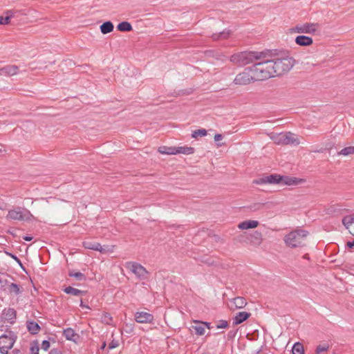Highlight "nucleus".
Instances as JSON below:
<instances>
[{
    "label": "nucleus",
    "mask_w": 354,
    "mask_h": 354,
    "mask_svg": "<svg viewBox=\"0 0 354 354\" xmlns=\"http://www.w3.org/2000/svg\"><path fill=\"white\" fill-rule=\"evenodd\" d=\"M228 327V322L226 320H220L216 325L217 328H226Z\"/></svg>",
    "instance_id": "obj_42"
},
{
    "label": "nucleus",
    "mask_w": 354,
    "mask_h": 354,
    "mask_svg": "<svg viewBox=\"0 0 354 354\" xmlns=\"http://www.w3.org/2000/svg\"><path fill=\"white\" fill-rule=\"evenodd\" d=\"M135 319L138 323L148 324L153 322V316L147 312H137L135 314Z\"/></svg>",
    "instance_id": "obj_12"
},
{
    "label": "nucleus",
    "mask_w": 354,
    "mask_h": 354,
    "mask_svg": "<svg viewBox=\"0 0 354 354\" xmlns=\"http://www.w3.org/2000/svg\"><path fill=\"white\" fill-rule=\"evenodd\" d=\"M8 276L5 274L0 275V292L6 290L9 283Z\"/></svg>",
    "instance_id": "obj_33"
},
{
    "label": "nucleus",
    "mask_w": 354,
    "mask_h": 354,
    "mask_svg": "<svg viewBox=\"0 0 354 354\" xmlns=\"http://www.w3.org/2000/svg\"><path fill=\"white\" fill-rule=\"evenodd\" d=\"M27 328L31 334H37L40 330V326L35 322H28Z\"/></svg>",
    "instance_id": "obj_30"
},
{
    "label": "nucleus",
    "mask_w": 354,
    "mask_h": 354,
    "mask_svg": "<svg viewBox=\"0 0 354 354\" xmlns=\"http://www.w3.org/2000/svg\"><path fill=\"white\" fill-rule=\"evenodd\" d=\"M274 77L282 75L288 73L295 65L293 57L286 55L270 59Z\"/></svg>",
    "instance_id": "obj_2"
},
{
    "label": "nucleus",
    "mask_w": 354,
    "mask_h": 354,
    "mask_svg": "<svg viewBox=\"0 0 354 354\" xmlns=\"http://www.w3.org/2000/svg\"><path fill=\"white\" fill-rule=\"evenodd\" d=\"M176 147H166L162 146L160 147L158 149V152L161 154H167V155H176Z\"/></svg>",
    "instance_id": "obj_29"
},
{
    "label": "nucleus",
    "mask_w": 354,
    "mask_h": 354,
    "mask_svg": "<svg viewBox=\"0 0 354 354\" xmlns=\"http://www.w3.org/2000/svg\"><path fill=\"white\" fill-rule=\"evenodd\" d=\"M23 239L26 241H30L32 239V236H25Z\"/></svg>",
    "instance_id": "obj_49"
},
{
    "label": "nucleus",
    "mask_w": 354,
    "mask_h": 354,
    "mask_svg": "<svg viewBox=\"0 0 354 354\" xmlns=\"http://www.w3.org/2000/svg\"><path fill=\"white\" fill-rule=\"evenodd\" d=\"M319 26L317 23H304L297 24L290 28L291 33L315 34L319 29Z\"/></svg>",
    "instance_id": "obj_9"
},
{
    "label": "nucleus",
    "mask_w": 354,
    "mask_h": 354,
    "mask_svg": "<svg viewBox=\"0 0 354 354\" xmlns=\"http://www.w3.org/2000/svg\"><path fill=\"white\" fill-rule=\"evenodd\" d=\"M303 180L296 177H290L288 176H281V183L286 185H297L302 183Z\"/></svg>",
    "instance_id": "obj_20"
},
{
    "label": "nucleus",
    "mask_w": 354,
    "mask_h": 354,
    "mask_svg": "<svg viewBox=\"0 0 354 354\" xmlns=\"http://www.w3.org/2000/svg\"><path fill=\"white\" fill-rule=\"evenodd\" d=\"M346 245H347L348 248H353V247H354V241L347 242Z\"/></svg>",
    "instance_id": "obj_47"
},
{
    "label": "nucleus",
    "mask_w": 354,
    "mask_h": 354,
    "mask_svg": "<svg viewBox=\"0 0 354 354\" xmlns=\"http://www.w3.org/2000/svg\"><path fill=\"white\" fill-rule=\"evenodd\" d=\"M231 32L230 30H224L219 33H214L212 35V38L214 41L223 40L228 38L230 35Z\"/></svg>",
    "instance_id": "obj_25"
},
{
    "label": "nucleus",
    "mask_w": 354,
    "mask_h": 354,
    "mask_svg": "<svg viewBox=\"0 0 354 354\" xmlns=\"http://www.w3.org/2000/svg\"><path fill=\"white\" fill-rule=\"evenodd\" d=\"M6 218L8 221H29L33 216L28 209L16 206L8 210Z\"/></svg>",
    "instance_id": "obj_5"
},
{
    "label": "nucleus",
    "mask_w": 354,
    "mask_h": 354,
    "mask_svg": "<svg viewBox=\"0 0 354 354\" xmlns=\"http://www.w3.org/2000/svg\"><path fill=\"white\" fill-rule=\"evenodd\" d=\"M248 239L252 245L259 246L263 242V234L261 232L254 231L250 234Z\"/></svg>",
    "instance_id": "obj_14"
},
{
    "label": "nucleus",
    "mask_w": 354,
    "mask_h": 354,
    "mask_svg": "<svg viewBox=\"0 0 354 354\" xmlns=\"http://www.w3.org/2000/svg\"><path fill=\"white\" fill-rule=\"evenodd\" d=\"M20 13V11L15 10H6L4 14L5 17L0 16V25H7L10 23V19Z\"/></svg>",
    "instance_id": "obj_13"
},
{
    "label": "nucleus",
    "mask_w": 354,
    "mask_h": 354,
    "mask_svg": "<svg viewBox=\"0 0 354 354\" xmlns=\"http://www.w3.org/2000/svg\"><path fill=\"white\" fill-rule=\"evenodd\" d=\"M80 306H81L82 308H90L88 306L85 305V304L83 303L82 300H81V302H80Z\"/></svg>",
    "instance_id": "obj_50"
},
{
    "label": "nucleus",
    "mask_w": 354,
    "mask_h": 354,
    "mask_svg": "<svg viewBox=\"0 0 354 354\" xmlns=\"http://www.w3.org/2000/svg\"><path fill=\"white\" fill-rule=\"evenodd\" d=\"M259 223L255 220H245L238 224V228L241 230L253 229L258 227Z\"/></svg>",
    "instance_id": "obj_16"
},
{
    "label": "nucleus",
    "mask_w": 354,
    "mask_h": 354,
    "mask_svg": "<svg viewBox=\"0 0 354 354\" xmlns=\"http://www.w3.org/2000/svg\"><path fill=\"white\" fill-rule=\"evenodd\" d=\"M1 151V150L0 149V151Z\"/></svg>",
    "instance_id": "obj_57"
},
{
    "label": "nucleus",
    "mask_w": 354,
    "mask_h": 354,
    "mask_svg": "<svg viewBox=\"0 0 354 354\" xmlns=\"http://www.w3.org/2000/svg\"><path fill=\"white\" fill-rule=\"evenodd\" d=\"M292 354H304V346L299 342H296L292 348Z\"/></svg>",
    "instance_id": "obj_35"
},
{
    "label": "nucleus",
    "mask_w": 354,
    "mask_h": 354,
    "mask_svg": "<svg viewBox=\"0 0 354 354\" xmlns=\"http://www.w3.org/2000/svg\"><path fill=\"white\" fill-rule=\"evenodd\" d=\"M214 138L215 142H218L223 139V136L220 133H217L214 136Z\"/></svg>",
    "instance_id": "obj_45"
},
{
    "label": "nucleus",
    "mask_w": 354,
    "mask_h": 354,
    "mask_svg": "<svg viewBox=\"0 0 354 354\" xmlns=\"http://www.w3.org/2000/svg\"><path fill=\"white\" fill-rule=\"evenodd\" d=\"M203 324L204 325V327H207V328H211V326H210V323L209 322H203Z\"/></svg>",
    "instance_id": "obj_48"
},
{
    "label": "nucleus",
    "mask_w": 354,
    "mask_h": 354,
    "mask_svg": "<svg viewBox=\"0 0 354 354\" xmlns=\"http://www.w3.org/2000/svg\"><path fill=\"white\" fill-rule=\"evenodd\" d=\"M353 223H354V215L344 216L342 219V224L348 228Z\"/></svg>",
    "instance_id": "obj_36"
},
{
    "label": "nucleus",
    "mask_w": 354,
    "mask_h": 354,
    "mask_svg": "<svg viewBox=\"0 0 354 354\" xmlns=\"http://www.w3.org/2000/svg\"><path fill=\"white\" fill-rule=\"evenodd\" d=\"M194 325H193L192 327L193 330H194L195 333L198 335H203L205 333V327L203 324V322L200 321H194Z\"/></svg>",
    "instance_id": "obj_26"
},
{
    "label": "nucleus",
    "mask_w": 354,
    "mask_h": 354,
    "mask_svg": "<svg viewBox=\"0 0 354 354\" xmlns=\"http://www.w3.org/2000/svg\"><path fill=\"white\" fill-rule=\"evenodd\" d=\"M251 315V313L248 312H239L233 319V324L234 325H239L243 323L244 321L248 319Z\"/></svg>",
    "instance_id": "obj_22"
},
{
    "label": "nucleus",
    "mask_w": 354,
    "mask_h": 354,
    "mask_svg": "<svg viewBox=\"0 0 354 354\" xmlns=\"http://www.w3.org/2000/svg\"><path fill=\"white\" fill-rule=\"evenodd\" d=\"M216 145H217V147H221L223 145V143H217Z\"/></svg>",
    "instance_id": "obj_54"
},
{
    "label": "nucleus",
    "mask_w": 354,
    "mask_h": 354,
    "mask_svg": "<svg viewBox=\"0 0 354 354\" xmlns=\"http://www.w3.org/2000/svg\"><path fill=\"white\" fill-rule=\"evenodd\" d=\"M118 342L116 340H113L109 344V349H113L118 346Z\"/></svg>",
    "instance_id": "obj_44"
},
{
    "label": "nucleus",
    "mask_w": 354,
    "mask_h": 354,
    "mask_svg": "<svg viewBox=\"0 0 354 354\" xmlns=\"http://www.w3.org/2000/svg\"><path fill=\"white\" fill-rule=\"evenodd\" d=\"M281 182V176L277 174L266 176L253 180V183L256 185L280 184Z\"/></svg>",
    "instance_id": "obj_11"
},
{
    "label": "nucleus",
    "mask_w": 354,
    "mask_h": 354,
    "mask_svg": "<svg viewBox=\"0 0 354 354\" xmlns=\"http://www.w3.org/2000/svg\"><path fill=\"white\" fill-rule=\"evenodd\" d=\"M50 354H59V353L56 351H52Z\"/></svg>",
    "instance_id": "obj_53"
},
{
    "label": "nucleus",
    "mask_w": 354,
    "mask_h": 354,
    "mask_svg": "<svg viewBox=\"0 0 354 354\" xmlns=\"http://www.w3.org/2000/svg\"><path fill=\"white\" fill-rule=\"evenodd\" d=\"M304 257L305 259H308V257H307V254L304 255Z\"/></svg>",
    "instance_id": "obj_55"
},
{
    "label": "nucleus",
    "mask_w": 354,
    "mask_h": 354,
    "mask_svg": "<svg viewBox=\"0 0 354 354\" xmlns=\"http://www.w3.org/2000/svg\"><path fill=\"white\" fill-rule=\"evenodd\" d=\"M50 347V342L47 340H44L41 343L42 349L47 351Z\"/></svg>",
    "instance_id": "obj_43"
},
{
    "label": "nucleus",
    "mask_w": 354,
    "mask_h": 354,
    "mask_svg": "<svg viewBox=\"0 0 354 354\" xmlns=\"http://www.w3.org/2000/svg\"><path fill=\"white\" fill-rule=\"evenodd\" d=\"M10 256L14 258L15 260H17L19 263H20V261L19 260V259L15 256V255H12V254H10Z\"/></svg>",
    "instance_id": "obj_51"
},
{
    "label": "nucleus",
    "mask_w": 354,
    "mask_h": 354,
    "mask_svg": "<svg viewBox=\"0 0 354 354\" xmlns=\"http://www.w3.org/2000/svg\"><path fill=\"white\" fill-rule=\"evenodd\" d=\"M19 68L16 65H8L0 68V75L12 76L17 74Z\"/></svg>",
    "instance_id": "obj_15"
},
{
    "label": "nucleus",
    "mask_w": 354,
    "mask_h": 354,
    "mask_svg": "<svg viewBox=\"0 0 354 354\" xmlns=\"http://www.w3.org/2000/svg\"><path fill=\"white\" fill-rule=\"evenodd\" d=\"M207 132L205 129H201L195 130L192 132V137L193 138H197L198 137H203L207 135Z\"/></svg>",
    "instance_id": "obj_37"
},
{
    "label": "nucleus",
    "mask_w": 354,
    "mask_h": 354,
    "mask_svg": "<svg viewBox=\"0 0 354 354\" xmlns=\"http://www.w3.org/2000/svg\"><path fill=\"white\" fill-rule=\"evenodd\" d=\"M329 346L328 345L324 344V345H319L316 348V353L320 354L323 352H326L328 350Z\"/></svg>",
    "instance_id": "obj_41"
},
{
    "label": "nucleus",
    "mask_w": 354,
    "mask_h": 354,
    "mask_svg": "<svg viewBox=\"0 0 354 354\" xmlns=\"http://www.w3.org/2000/svg\"><path fill=\"white\" fill-rule=\"evenodd\" d=\"M10 354H22V352L19 349L15 348L12 351Z\"/></svg>",
    "instance_id": "obj_46"
},
{
    "label": "nucleus",
    "mask_w": 354,
    "mask_h": 354,
    "mask_svg": "<svg viewBox=\"0 0 354 354\" xmlns=\"http://www.w3.org/2000/svg\"><path fill=\"white\" fill-rule=\"evenodd\" d=\"M101 321L105 324L111 325L112 322V317L109 313H104L101 317Z\"/></svg>",
    "instance_id": "obj_38"
},
{
    "label": "nucleus",
    "mask_w": 354,
    "mask_h": 354,
    "mask_svg": "<svg viewBox=\"0 0 354 354\" xmlns=\"http://www.w3.org/2000/svg\"><path fill=\"white\" fill-rule=\"evenodd\" d=\"M127 268H129L140 280H144L148 278L149 272L140 263L129 262Z\"/></svg>",
    "instance_id": "obj_10"
},
{
    "label": "nucleus",
    "mask_w": 354,
    "mask_h": 354,
    "mask_svg": "<svg viewBox=\"0 0 354 354\" xmlns=\"http://www.w3.org/2000/svg\"><path fill=\"white\" fill-rule=\"evenodd\" d=\"M269 137L277 145H298L299 140L296 138L295 135L291 132L286 133H270Z\"/></svg>",
    "instance_id": "obj_6"
},
{
    "label": "nucleus",
    "mask_w": 354,
    "mask_h": 354,
    "mask_svg": "<svg viewBox=\"0 0 354 354\" xmlns=\"http://www.w3.org/2000/svg\"><path fill=\"white\" fill-rule=\"evenodd\" d=\"M63 335L67 340L76 342L79 339V335L71 328H67L63 331Z\"/></svg>",
    "instance_id": "obj_21"
},
{
    "label": "nucleus",
    "mask_w": 354,
    "mask_h": 354,
    "mask_svg": "<svg viewBox=\"0 0 354 354\" xmlns=\"http://www.w3.org/2000/svg\"><path fill=\"white\" fill-rule=\"evenodd\" d=\"M83 246L86 249L92 250L95 251H99L101 253H105L106 250L104 248L100 243L91 242V241H84Z\"/></svg>",
    "instance_id": "obj_17"
},
{
    "label": "nucleus",
    "mask_w": 354,
    "mask_h": 354,
    "mask_svg": "<svg viewBox=\"0 0 354 354\" xmlns=\"http://www.w3.org/2000/svg\"><path fill=\"white\" fill-rule=\"evenodd\" d=\"M308 235V231L297 229L285 235L283 241L285 244L289 248H301L305 245V239Z\"/></svg>",
    "instance_id": "obj_4"
},
{
    "label": "nucleus",
    "mask_w": 354,
    "mask_h": 354,
    "mask_svg": "<svg viewBox=\"0 0 354 354\" xmlns=\"http://www.w3.org/2000/svg\"><path fill=\"white\" fill-rule=\"evenodd\" d=\"M0 209H3V208L0 207Z\"/></svg>",
    "instance_id": "obj_56"
},
{
    "label": "nucleus",
    "mask_w": 354,
    "mask_h": 354,
    "mask_svg": "<svg viewBox=\"0 0 354 354\" xmlns=\"http://www.w3.org/2000/svg\"><path fill=\"white\" fill-rule=\"evenodd\" d=\"M263 55L262 52L244 51L232 55L230 60L238 66H245L261 59Z\"/></svg>",
    "instance_id": "obj_3"
},
{
    "label": "nucleus",
    "mask_w": 354,
    "mask_h": 354,
    "mask_svg": "<svg viewBox=\"0 0 354 354\" xmlns=\"http://www.w3.org/2000/svg\"><path fill=\"white\" fill-rule=\"evenodd\" d=\"M176 154L183 153L186 155L192 154L194 153V148L192 147H176Z\"/></svg>",
    "instance_id": "obj_27"
},
{
    "label": "nucleus",
    "mask_w": 354,
    "mask_h": 354,
    "mask_svg": "<svg viewBox=\"0 0 354 354\" xmlns=\"http://www.w3.org/2000/svg\"><path fill=\"white\" fill-rule=\"evenodd\" d=\"M232 304L234 306L235 309H241L247 305L246 300L243 297H237L231 301Z\"/></svg>",
    "instance_id": "obj_23"
},
{
    "label": "nucleus",
    "mask_w": 354,
    "mask_h": 354,
    "mask_svg": "<svg viewBox=\"0 0 354 354\" xmlns=\"http://www.w3.org/2000/svg\"><path fill=\"white\" fill-rule=\"evenodd\" d=\"M295 43L300 46H309L313 44V38L305 35H299L295 38Z\"/></svg>",
    "instance_id": "obj_19"
},
{
    "label": "nucleus",
    "mask_w": 354,
    "mask_h": 354,
    "mask_svg": "<svg viewBox=\"0 0 354 354\" xmlns=\"http://www.w3.org/2000/svg\"><path fill=\"white\" fill-rule=\"evenodd\" d=\"M64 292L68 295H72L74 296H79L84 293L83 291L76 289L75 288H73L71 286H68L64 288Z\"/></svg>",
    "instance_id": "obj_34"
},
{
    "label": "nucleus",
    "mask_w": 354,
    "mask_h": 354,
    "mask_svg": "<svg viewBox=\"0 0 354 354\" xmlns=\"http://www.w3.org/2000/svg\"><path fill=\"white\" fill-rule=\"evenodd\" d=\"M106 342H104L101 346V349H104L106 347Z\"/></svg>",
    "instance_id": "obj_52"
},
{
    "label": "nucleus",
    "mask_w": 354,
    "mask_h": 354,
    "mask_svg": "<svg viewBox=\"0 0 354 354\" xmlns=\"http://www.w3.org/2000/svg\"><path fill=\"white\" fill-rule=\"evenodd\" d=\"M114 26L111 21H108L100 26V30L102 34H108L113 30Z\"/></svg>",
    "instance_id": "obj_28"
},
{
    "label": "nucleus",
    "mask_w": 354,
    "mask_h": 354,
    "mask_svg": "<svg viewBox=\"0 0 354 354\" xmlns=\"http://www.w3.org/2000/svg\"><path fill=\"white\" fill-rule=\"evenodd\" d=\"M7 290L10 295H18L22 292V288L14 283L9 282Z\"/></svg>",
    "instance_id": "obj_24"
},
{
    "label": "nucleus",
    "mask_w": 354,
    "mask_h": 354,
    "mask_svg": "<svg viewBox=\"0 0 354 354\" xmlns=\"http://www.w3.org/2000/svg\"><path fill=\"white\" fill-rule=\"evenodd\" d=\"M251 68L253 71L254 79L256 80V81H263L274 77L271 62L270 59H265L264 53L261 59L257 61Z\"/></svg>",
    "instance_id": "obj_1"
},
{
    "label": "nucleus",
    "mask_w": 354,
    "mask_h": 354,
    "mask_svg": "<svg viewBox=\"0 0 354 354\" xmlns=\"http://www.w3.org/2000/svg\"><path fill=\"white\" fill-rule=\"evenodd\" d=\"M253 82H256L254 79V74L251 66L245 68L244 71L235 77L233 83L236 85H247Z\"/></svg>",
    "instance_id": "obj_8"
},
{
    "label": "nucleus",
    "mask_w": 354,
    "mask_h": 354,
    "mask_svg": "<svg viewBox=\"0 0 354 354\" xmlns=\"http://www.w3.org/2000/svg\"><path fill=\"white\" fill-rule=\"evenodd\" d=\"M30 354H39V348L37 341L32 342L30 346Z\"/></svg>",
    "instance_id": "obj_39"
},
{
    "label": "nucleus",
    "mask_w": 354,
    "mask_h": 354,
    "mask_svg": "<svg viewBox=\"0 0 354 354\" xmlns=\"http://www.w3.org/2000/svg\"><path fill=\"white\" fill-rule=\"evenodd\" d=\"M17 336L11 331L0 336V353L1 354H8L15 343Z\"/></svg>",
    "instance_id": "obj_7"
},
{
    "label": "nucleus",
    "mask_w": 354,
    "mask_h": 354,
    "mask_svg": "<svg viewBox=\"0 0 354 354\" xmlns=\"http://www.w3.org/2000/svg\"><path fill=\"white\" fill-rule=\"evenodd\" d=\"M117 28L121 32H129L132 30V26L128 21H122L117 26Z\"/></svg>",
    "instance_id": "obj_31"
},
{
    "label": "nucleus",
    "mask_w": 354,
    "mask_h": 354,
    "mask_svg": "<svg viewBox=\"0 0 354 354\" xmlns=\"http://www.w3.org/2000/svg\"><path fill=\"white\" fill-rule=\"evenodd\" d=\"M2 316L4 320L12 324L15 322L16 319V311L11 308H6L2 313Z\"/></svg>",
    "instance_id": "obj_18"
},
{
    "label": "nucleus",
    "mask_w": 354,
    "mask_h": 354,
    "mask_svg": "<svg viewBox=\"0 0 354 354\" xmlns=\"http://www.w3.org/2000/svg\"><path fill=\"white\" fill-rule=\"evenodd\" d=\"M69 276L72 277H75L78 280H84L86 279V277L84 274H82L80 272H71L69 273Z\"/></svg>",
    "instance_id": "obj_40"
},
{
    "label": "nucleus",
    "mask_w": 354,
    "mask_h": 354,
    "mask_svg": "<svg viewBox=\"0 0 354 354\" xmlns=\"http://www.w3.org/2000/svg\"><path fill=\"white\" fill-rule=\"evenodd\" d=\"M337 154L339 156H347L354 154V146L346 147L343 148L342 150H340L339 151H338Z\"/></svg>",
    "instance_id": "obj_32"
}]
</instances>
